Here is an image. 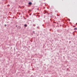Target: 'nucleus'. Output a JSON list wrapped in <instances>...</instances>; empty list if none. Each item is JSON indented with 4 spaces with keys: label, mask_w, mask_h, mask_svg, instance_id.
Segmentation results:
<instances>
[{
    "label": "nucleus",
    "mask_w": 77,
    "mask_h": 77,
    "mask_svg": "<svg viewBox=\"0 0 77 77\" xmlns=\"http://www.w3.org/2000/svg\"><path fill=\"white\" fill-rule=\"evenodd\" d=\"M69 21H70V20H69Z\"/></svg>",
    "instance_id": "6"
},
{
    "label": "nucleus",
    "mask_w": 77,
    "mask_h": 77,
    "mask_svg": "<svg viewBox=\"0 0 77 77\" xmlns=\"http://www.w3.org/2000/svg\"><path fill=\"white\" fill-rule=\"evenodd\" d=\"M16 27H17V26H16Z\"/></svg>",
    "instance_id": "5"
},
{
    "label": "nucleus",
    "mask_w": 77,
    "mask_h": 77,
    "mask_svg": "<svg viewBox=\"0 0 77 77\" xmlns=\"http://www.w3.org/2000/svg\"><path fill=\"white\" fill-rule=\"evenodd\" d=\"M32 2H30L29 3V5H32Z\"/></svg>",
    "instance_id": "1"
},
{
    "label": "nucleus",
    "mask_w": 77,
    "mask_h": 77,
    "mask_svg": "<svg viewBox=\"0 0 77 77\" xmlns=\"http://www.w3.org/2000/svg\"><path fill=\"white\" fill-rule=\"evenodd\" d=\"M5 26H6V25H5Z\"/></svg>",
    "instance_id": "4"
},
{
    "label": "nucleus",
    "mask_w": 77,
    "mask_h": 77,
    "mask_svg": "<svg viewBox=\"0 0 77 77\" xmlns=\"http://www.w3.org/2000/svg\"><path fill=\"white\" fill-rule=\"evenodd\" d=\"M27 25L26 24L25 25V27H27Z\"/></svg>",
    "instance_id": "3"
},
{
    "label": "nucleus",
    "mask_w": 77,
    "mask_h": 77,
    "mask_svg": "<svg viewBox=\"0 0 77 77\" xmlns=\"http://www.w3.org/2000/svg\"><path fill=\"white\" fill-rule=\"evenodd\" d=\"M74 30H77V28H75L74 29Z\"/></svg>",
    "instance_id": "2"
}]
</instances>
